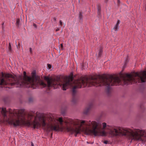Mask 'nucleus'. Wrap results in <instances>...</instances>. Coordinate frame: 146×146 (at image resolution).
I'll return each instance as SVG.
<instances>
[{
	"mask_svg": "<svg viewBox=\"0 0 146 146\" xmlns=\"http://www.w3.org/2000/svg\"><path fill=\"white\" fill-rule=\"evenodd\" d=\"M107 126L106 123H102V130H101L98 127V123L97 122L89 121L87 127L84 128L82 131L87 134H92L95 136L106 137L108 133L105 130Z\"/></svg>",
	"mask_w": 146,
	"mask_h": 146,
	"instance_id": "1",
	"label": "nucleus"
},
{
	"mask_svg": "<svg viewBox=\"0 0 146 146\" xmlns=\"http://www.w3.org/2000/svg\"><path fill=\"white\" fill-rule=\"evenodd\" d=\"M33 114L31 113L26 114L24 113H19L17 118L12 121L11 123L15 126L21 124L29 126L31 124L30 120L33 118Z\"/></svg>",
	"mask_w": 146,
	"mask_h": 146,
	"instance_id": "2",
	"label": "nucleus"
},
{
	"mask_svg": "<svg viewBox=\"0 0 146 146\" xmlns=\"http://www.w3.org/2000/svg\"><path fill=\"white\" fill-rule=\"evenodd\" d=\"M89 121H88L87 123ZM85 122L86 121L85 120H81L78 119H76L73 121L71 126L66 127V129L68 132H70L72 134H74V135L76 136L77 134L80 133L81 131L85 133L82 130L84 128L87 127L88 123L86 124V126L83 127L82 130H81V127Z\"/></svg>",
	"mask_w": 146,
	"mask_h": 146,
	"instance_id": "3",
	"label": "nucleus"
},
{
	"mask_svg": "<svg viewBox=\"0 0 146 146\" xmlns=\"http://www.w3.org/2000/svg\"><path fill=\"white\" fill-rule=\"evenodd\" d=\"M119 135L128 136H131L132 138L135 140H139L141 137L143 135V131L137 130H132L128 128H122L120 127Z\"/></svg>",
	"mask_w": 146,
	"mask_h": 146,
	"instance_id": "4",
	"label": "nucleus"
},
{
	"mask_svg": "<svg viewBox=\"0 0 146 146\" xmlns=\"http://www.w3.org/2000/svg\"><path fill=\"white\" fill-rule=\"evenodd\" d=\"M49 117L48 116L43 117L41 113L37 112L35 120L32 125L34 128H38L40 127L41 124L43 126L46 125L47 121H49Z\"/></svg>",
	"mask_w": 146,
	"mask_h": 146,
	"instance_id": "5",
	"label": "nucleus"
},
{
	"mask_svg": "<svg viewBox=\"0 0 146 146\" xmlns=\"http://www.w3.org/2000/svg\"><path fill=\"white\" fill-rule=\"evenodd\" d=\"M138 76V74L137 72L133 75L127 74L124 79V84H132L134 80L133 77H136Z\"/></svg>",
	"mask_w": 146,
	"mask_h": 146,
	"instance_id": "6",
	"label": "nucleus"
},
{
	"mask_svg": "<svg viewBox=\"0 0 146 146\" xmlns=\"http://www.w3.org/2000/svg\"><path fill=\"white\" fill-rule=\"evenodd\" d=\"M119 129H120L119 127L112 128L110 130L108 134L113 136H119L120 131Z\"/></svg>",
	"mask_w": 146,
	"mask_h": 146,
	"instance_id": "7",
	"label": "nucleus"
},
{
	"mask_svg": "<svg viewBox=\"0 0 146 146\" xmlns=\"http://www.w3.org/2000/svg\"><path fill=\"white\" fill-rule=\"evenodd\" d=\"M44 79L47 82L48 86V87H51L57 84L55 81L51 78H50L48 77H44Z\"/></svg>",
	"mask_w": 146,
	"mask_h": 146,
	"instance_id": "8",
	"label": "nucleus"
},
{
	"mask_svg": "<svg viewBox=\"0 0 146 146\" xmlns=\"http://www.w3.org/2000/svg\"><path fill=\"white\" fill-rule=\"evenodd\" d=\"M23 74L24 80L27 81V84L31 83V82L32 81L31 78L26 75V73L25 72H24Z\"/></svg>",
	"mask_w": 146,
	"mask_h": 146,
	"instance_id": "9",
	"label": "nucleus"
},
{
	"mask_svg": "<svg viewBox=\"0 0 146 146\" xmlns=\"http://www.w3.org/2000/svg\"><path fill=\"white\" fill-rule=\"evenodd\" d=\"M141 82H145L146 79V72H143L141 74V75L140 76Z\"/></svg>",
	"mask_w": 146,
	"mask_h": 146,
	"instance_id": "10",
	"label": "nucleus"
},
{
	"mask_svg": "<svg viewBox=\"0 0 146 146\" xmlns=\"http://www.w3.org/2000/svg\"><path fill=\"white\" fill-rule=\"evenodd\" d=\"M84 83V81L82 80H80L78 81L77 83V86L74 87V88L76 87L77 88H81L82 87V84H83Z\"/></svg>",
	"mask_w": 146,
	"mask_h": 146,
	"instance_id": "11",
	"label": "nucleus"
},
{
	"mask_svg": "<svg viewBox=\"0 0 146 146\" xmlns=\"http://www.w3.org/2000/svg\"><path fill=\"white\" fill-rule=\"evenodd\" d=\"M70 84L69 82H67L63 84L62 88L64 90H66V89L70 86Z\"/></svg>",
	"mask_w": 146,
	"mask_h": 146,
	"instance_id": "12",
	"label": "nucleus"
},
{
	"mask_svg": "<svg viewBox=\"0 0 146 146\" xmlns=\"http://www.w3.org/2000/svg\"><path fill=\"white\" fill-rule=\"evenodd\" d=\"M2 76L3 77H4L6 78H8L10 77H12V75L9 74H3L2 73Z\"/></svg>",
	"mask_w": 146,
	"mask_h": 146,
	"instance_id": "13",
	"label": "nucleus"
},
{
	"mask_svg": "<svg viewBox=\"0 0 146 146\" xmlns=\"http://www.w3.org/2000/svg\"><path fill=\"white\" fill-rule=\"evenodd\" d=\"M119 21H118L115 26L113 28V29L115 31H116L119 28Z\"/></svg>",
	"mask_w": 146,
	"mask_h": 146,
	"instance_id": "14",
	"label": "nucleus"
},
{
	"mask_svg": "<svg viewBox=\"0 0 146 146\" xmlns=\"http://www.w3.org/2000/svg\"><path fill=\"white\" fill-rule=\"evenodd\" d=\"M6 84L5 81L4 79H2L1 80V82L0 83V84L1 85H5Z\"/></svg>",
	"mask_w": 146,
	"mask_h": 146,
	"instance_id": "15",
	"label": "nucleus"
},
{
	"mask_svg": "<svg viewBox=\"0 0 146 146\" xmlns=\"http://www.w3.org/2000/svg\"><path fill=\"white\" fill-rule=\"evenodd\" d=\"M114 81V80L113 78L111 79L108 80L109 82H108L106 84H107V85H112V83H111L112 81Z\"/></svg>",
	"mask_w": 146,
	"mask_h": 146,
	"instance_id": "16",
	"label": "nucleus"
},
{
	"mask_svg": "<svg viewBox=\"0 0 146 146\" xmlns=\"http://www.w3.org/2000/svg\"><path fill=\"white\" fill-rule=\"evenodd\" d=\"M39 84L42 86L44 87H45L46 86V84L44 83V82L42 81H40L39 82Z\"/></svg>",
	"mask_w": 146,
	"mask_h": 146,
	"instance_id": "17",
	"label": "nucleus"
},
{
	"mask_svg": "<svg viewBox=\"0 0 146 146\" xmlns=\"http://www.w3.org/2000/svg\"><path fill=\"white\" fill-rule=\"evenodd\" d=\"M1 112L2 114H4L6 113V109L5 108H2L1 109Z\"/></svg>",
	"mask_w": 146,
	"mask_h": 146,
	"instance_id": "18",
	"label": "nucleus"
},
{
	"mask_svg": "<svg viewBox=\"0 0 146 146\" xmlns=\"http://www.w3.org/2000/svg\"><path fill=\"white\" fill-rule=\"evenodd\" d=\"M20 21L19 19H16V24L18 26H19L20 25Z\"/></svg>",
	"mask_w": 146,
	"mask_h": 146,
	"instance_id": "19",
	"label": "nucleus"
},
{
	"mask_svg": "<svg viewBox=\"0 0 146 146\" xmlns=\"http://www.w3.org/2000/svg\"><path fill=\"white\" fill-rule=\"evenodd\" d=\"M58 121L60 123V124H62L63 121L61 117H60L58 119Z\"/></svg>",
	"mask_w": 146,
	"mask_h": 146,
	"instance_id": "20",
	"label": "nucleus"
},
{
	"mask_svg": "<svg viewBox=\"0 0 146 146\" xmlns=\"http://www.w3.org/2000/svg\"><path fill=\"white\" fill-rule=\"evenodd\" d=\"M54 130L57 131L58 130V126H55L54 128Z\"/></svg>",
	"mask_w": 146,
	"mask_h": 146,
	"instance_id": "21",
	"label": "nucleus"
},
{
	"mask_svg": "<svg viewBox=\"0 0 146 146\" xmlns=\"http://www.w3.org/2000/svg\"><path fill=\"white\" fill-rule=\"evenodd\" d=\"M48 68L49 69H50L51 67V65L50 64H48Z\"/></svg>",
	"mask_w": 146,
	"mask_h": 146,
	"instance_id": "22",
	"label": "nucleus"
},
{
	"mask_svg": "<svg viewBox=\"0 0 146 146\" xmlns=\"http://www.w3.org/2000/svg\"><path fill=\"white\" fill-rule=\"evenodd\" d=\"M9 50L10 51H11V46L10 44H9Z\"/></svg>",
	"mask_w": 146,
	"mask_h": 146,
	"instance_id": "23",
	"label": "nucleus"
},
{
	"mask_svg": "<svg viewBox=\"0 0 146 146\" xmlns=\"http://www.w3.org/2000/svg\"><path fill=\"white\" fill-rule=\"evenodd\" d=\"M33 26L35 28H37V25L35 24H33Z\"/></svg>",
	"mask_w": 146,
	"mask_h": 146,
	"instance_id": "24",
	"label": "nucleus"
},
{
	"mask_svg": "<svg viewBox=\"0 0 146 146\" xmlns=\"http://www.w3.org/2000/svg\"><path fill=\"white\" fill-rule=\"evenodd\" d=\"M61 47V48L62 49H63V46L62 44H60Z\"/></svg>",
	"mask_w": 146,
	"mask_h": 146,
	"instance_id": "25",
	"label": "nucleus"
},
{
	"mask_svg": "<svg viewBox=\"0 0 146 146\" xmlns=\"http://www.w3.org/2000/svg\"><path fill=\"white\" fill-rule=\"evenodd\" d=\"M60 25H62V22L61 21H60Z\"/></svg>",
	"mask_w": 146,
	"mask_h": 146,
	"instance_id": "26",
	"label": "nucleus"
},
{
	"mask_svg": "<svg viewBox=\"0 0 146 146\" xmlns=\"http://www.w3.org/2000/svg\"><path fill=\"white\" fill-rule=\"evenodd\" d=\"M107 143H108V141H104V143L105 144H107Z\"/></svg>",
	"mask_w": 146,
	"mask_h": 146,
	"instance_id": "27",
	"label": "nucleus"
},
{
	"mask_svg": "<svg viewBox=\"0 0 146 146\" xmlns=\"http://www.w3.org/2000/svg\"><path fill=\"white\" fill-rule=\"evenodd\" d=\"M31 144L32 146H34V144H33V143H32Z\"/></svg>",
	"mask_w": 146,
	"mask_h": 146,
	"instance_id": "28",
	"label": "nucleus"
},
{
	"mask_svg": "<svg viewBox=\"0 0 146 146\" xmlns=\"http://www.w3.org/2000/svg\"><path fill=\"white\" fill-rule=\"evenodd\" d=\"M53 19L55 21H56V19L55 18H53Z\"/></svg>",
	"mask_w": 146,
	"mask_h": 146,
	"instance_id": "29",
	"label": "nucleus"
},
{
	"mask_svg": "<svg viewBox=\"0 0 146 146\" xmlns=\"http://www.w3.org/2000/svg\"><path fill=\"white\" fill-rule=\"evenodd\" d=\"M30 51L31 52L32 51V49L31 48H30Z\"/></svg>",
	"mask_w": 146,
	"mask_h": 146,
	"instance_id": "30",
	"label": "nucleus"
},
{
	"mask_svg": "<svg viewBox=\"0 0 146 146\" xmlns=\"http://www.w3.org/2000/svg\"><path fill=\"white\" fill-rule=\"evenodd\" d=\"M93 82H90V83H91V84H92V83H93Z\"/></svg>",
	"mask_w": 146,
	"mask_h": 146,
	"instance_id": "31",
	"label": "nucleus"
}]
</instances>
